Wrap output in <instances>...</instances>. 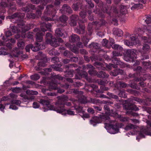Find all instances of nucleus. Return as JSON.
<instances>
[{
	"instance_id": "nucleus-38",
	"label": "nucleus",
	"mask_w": 151,
	"mask_h": 151,
	"mask_svg": "<svg viewBox=\"0 0 151 151\" xmlns=\"http://www.w3.org/2000/svg\"><path fill=\"white\" fill-rule=\"evenodd\" d=\"M82 41L84 44L86 45L89 41V40L86 37H83L82 39Z\"/></svg>"
},
{
	"instance_id": "nucleus-17",
	"label": "nucleus",
	"mask_w": 151,
	"mask_h": 151,
	"mask_svg": "<svg viewBox=\"0 0 151 151\" xmlns=\"http://www.w3.org/2000/svg\"><path fill=\"white\" fill-rule=\"evenodd\" d=\"M150 46L147 44H144L142 47V52L144 53H147L150 51Z\"/></svg>"
},
{
	"instance_id": "nucleus-49",
	"label": "nucleus",
	"mask_w": 151,
	"mask_h": 151,
	"mask_svg": "<svg viewBox=\"0 0 151 151\" xmlns=\"http://www.w3.org/2000/svg\"><path fill=\"white\" fill-rule=\"evenodd\" d=\"M86 14V12H81L80 13V15L81 17L83 18H84L85 17V15Z\"/></svg>"
},
{
	"instance_id": "nucleus-53",
	"label": "nucleus",
	"mask_w": 151,
	"mask_h": 151,
	"mask_svg": "<svg viewBox=\"0 0 151 151\" xmlns=\"http://www.w3.org/2000/svg\"><path fill=\"white\" fill-rule=\"evenodd\" d=\"M1 6L2 7H5L7 6V4L5 2H2L1 3Z\"/></svg>"
},
{
	"instance_id": "nucleus-28",
	"label": "nucleus",
	"mask_w": 151,
	"mask_h": 151,
	"mask_svg": "<svg viewBox=\"0 0 151 151\" xmlns=\"http://www.w3.org/2000/svg\"><path fill=\"white\" fill-rule=\"evenodd\" d=\"M1 45H6L7 47L10 48L12 47V44L10 43L3 42L0 40V46Z\"/></svg>"
},
{
	"instance_id": "nucleus-61",
	"label": "nucleus",
	"mask_w": 151,
	"mask_h": 151,
	"mask_svg": "<svg viewBox=\"0 0 151 151\" xmlns=\"http://www.w3.org/2000/svg\"><path fill=\"white\" fill-rule=\"evenodd\" d=\"M95 109L96 110L100 111L101 109V108L100 107L95 106L94 107Z\"/></svg>"
},
{
	"instance_id": "nucleus-26",
	"label": "nucleus",
	"mask_w": 151,
	"mask_h": 151,
	"mask_svg": "<svg viewBox=\"0 0 151 151\" xmlns=\"http://www.w3.org/2000/svg\"><path fill=\"white\" fill-rule=\"evenodd\" d=\"M127 10L126 6H122L121 7L120 12L121 14H124L127 12Z\"/></svg>"
},
{
	"instance_id": "nucleus-6",
	"label": "nucleus",
	"mask_w": 151,
	"mask_h": 151,
	"mask_svg": "<svg viewBox=\"0 0 151 151\" xmlns=\"http://www.w3.org/2000/svg\"><path fill=\"white\" fill-rule=\"evenodd\" d=\"M131 42L125 40L124 41V44L129 47L133 46L134 45L139 43V41L137 37H136L135 35H132L130 37Z\"/></svg>"
},
{
	"instance_id": "nucleus-59",
	"label": "nucleus",
	"mask_w": 151,
	"mask_h": 151,
	"mask_svg": "<svg viewBox=\"0 0 151 151\" xmlns=\"http://www.w3.org/2000/svg\"><path fill=\"white\" fill-rule=\"evenodd\" d=\"M55 1H56L55 3V5H58L60 4L61 0H55Z\"/></svg>"
},
{
	"instance_id": "nucleus-48",
	"label": "nucleus",
	"mask_w": 151,
	"mask_h": 151,
	"mask_svg": "<svg viewBox=\"0 0 151 151\" xmlns=\"http://www.w3.org/2000/svg\"><path fill=\"white\" fill-rule=\"evenodd\" d=\"M9 109H12L13 110H16L18 109V108L15 106L12 105L10 106Z\"/></svg>"
},
{
	"instance_id": "nucleus-60",
	"label": "nucleus",
	"mask_w": 151,
	"mask_h": 151,
	"mask_svg": "<svg viewBox=\"0 0 151 151\" xmlns=\"http://www.w3.org/2000/svg\"><path fill=\"white\" fill-rule=\"evenodd\" d=\"M130 120H131L134 123H137L139 122V121L138 120H136L135 119H130Z\"/></svg>"
},
{
	"instance_id": "nucleus-64",
	"label": "nucleus",
	"mask_w": 151,
	"mask_h": 151,
	"mask_svg": "<svg viewBox=\"0 0 151 151\" xmlns=\"http://www.w3.org/2000/svg\"><path fill=\"white\" fill-rule=\"evenodd\" d=\"M63 62L64 63L66 64L69 62L70 60L68 59H65L63 60Z\"/></svg>"
},
{
	"instance_id": "nucleus-13",
	"label": "nucleus",
	"mask_w": 151,
	"mask_h": 151,
	"mask_svg": "<svg viewBox=\"0 0 151 151\" xmlns=\"http://www.w3.org/2000/svg\"><path fill=\"white\" fill-rule=\"evenodd\" d=\"M63 109V110H63V111L61 113H59L61 114L62 115H65L66 114H68L69 115H74V112L72 111H71L70 110H68L67 111H66L65 109L64 108H62L61 109V108H58L57 109H59V110L60 111H61L62 110V109Z\"/></svg>"
},
{
	"instance_id": "nucleus-10",
	"label": "nucleus",
	"mask_w": 151,
	"mask_h": 151,
	"mask_svg": "<svg viewBox=\"0 0 151 151\" xmlns=\"http://www.w3.org/2000/svg\"><path fill=\"white\" fill-rule=\"evenodd\" d=\"M46 10H47V14L51 16L52 17L55 16L56 14V11L55 10L53 11V12H52V6L51 5L48 6L46 8Z\"/></svg>"
},
{
	"instance_id": "nucleus-58",
	"label": "nucleus",
	"mask_w": 151,
	"mask_h": 151,
	"mask_svg": "<svg viewBox=\"0 0 151 151\" xmlns=\"http://www.w3.org/2000/svg\"><path fill=\"white\" fill-rule=\"evenodd\" d=\"M32 1L34 4H38L40 1L39 0H31Z\"/></svg>"
},
{
	"instance_id": "nucleus-11",
	"label": "nucleus",
	"mask_w": 151,
	"mask_h": 151,
	"mask_svg": "<svg viewBox=\"0 0 151 151\" xmlns=\"http://www.w3.org/2000/svg\"><path fill=\"white\" fill-rule=\"evenodd\" d=\"M60 10H62V12L63 13L66 12L70 13L72 12V10L71 8L68 6L66 4H64L63 5L62 9Z\"/></svg>"
},
{
	"instance_id": "nucleus-16",
	"label": "nucleus",
	"mask_w": 151,
	"mask_h": 151,
	"mask_svg": "<svg viewBox=\"0 0 151 151\" xmlns=\"http://www.w3.org/2000/svg\"><path fill=\"white\" fill-rule=\"evenodd\" d=\"M80 39L75 34H73L69 38V41L71 42L78 41Z\"/></svg>"
},
{
	"instance_id": "nucleus-4",
	"label": "nucleus",
	"mask_w": 151,
	"mask_h": 151,
	"mask_svg": "<svg viewBox=\"0 0 151 151\" xmlns=\"http://www.w3.org/2000/svg\"><path fill=\"white\" fill-rule=\"evenodd\" d=\"M136 51L134 49L128 50L124 56V59L126 61L133 62L134 59L137 58Z\"/></svg>"
},
{
	"instance_id": "nucleus-29",
	"label": "nucleus",
	"mask_w": 151,
	"mask_h": 151,
	"mask_svg": "<svg viewBox=\"0 0 151 151\" xmlns=\"http://www.w3.org/2000/svg\"><path fill=\"white\" fill-rule=\"evenodd\" d=\"M30 78L32 80H37L40 78V76L39 75L35 74L31 76Z\"/></svg>"
},
{
	"instance_id": "nucleus-1",
	"label": "nucleus",
	"mask_w": 151,
	"mask_h": 151,
	"mask_svg": "<svg viewBox=\"0 0 151 151\" xmlns=\"http://www.w3.org/2000/svg\"><path fill=\"white\" fill-rule=\"evenodd\" d=\"M102 119L109 122L105 123V127L108 132L111 134H115L118 132L119 129L117 125H113V123L114 122L110 121V118L108 116L105 115L102 117L94 116L90 121V123L93 126H95L97 124L101 123Z\"/></svg>"
},
{
	"instance_id": "nucleus-47",
	"label": "nucleus",
	"mask_w": 151,
	"mask_h": 151,
	"mask_svg": "<svg viewBox=\"0 0 151 151\" xmlns=\"http://www.w3.org/2000/svg\"><path fill=\"white\" fill-rule=\"evenodd\" d=\"M119 96L121 97H125L124 92L122 91H121L120 92V93L119 94Z\"/></svg>"
},
{
	"instance_id": "nucleus-2",
	"label": "nucleus",
	"mask_w": 151,
	"mask_h": 151,
	"mask_svg": "<svg viewBox=\"0 0 151 151\" xmlns=\"http://www.w3.org/2000/svg\"><path fill=\"white\" fill-rule=\"evenodd\" d=\"M40 103L43 106V111L44 112L47 111L48 110H52L56 111L57 113H61L63 111V109L60 111L59 109L55 108L54 106L50 104L49 101L44 99H41L40 100Z\"/></svg>"
},
{
	"instance_id": "nucleus-33",
	"label": "nucleus",
	"mask_w": 151,
	"mask_h": 151,
	"mask_svg": "<svg viewBox=\"0 0 151 151\" xmlns=\"http://www.w3.org/2000/svg\"><path fill=\"white\" fill-rule=\"evenodd\" d=\"M60 19L62 22H64L68 19V18L65 15H63L60 17Z\"/></svg>"
},
{
	"instance_id": "nucleus-63",
	"label": "nucleus",
	"mask_w": 151,
	"mask_h": 151,
	"mask_svg": "<svg viewBox=\"0 0 151 151\" xmlns=\"http://www.w3.org/2000/svg\"><path fill=\"white\" fill-rule=\"evenodd\" d=\"M89 117V116L88 114H83V118H88Z\"/></svg>"
},
{
	"instance_id": "nucleus-44",
	"label": "nucleus",
	"mask_w": 151,
	"mask_h": 151,
	"mask_svg": "<svg viewBox=\"0 0 151 151\" xmlns=\"http://www.w3.org/2000/svg\"><path fill=\"white\" fill-rule=\"evenodd\" d=\"M32 47V45H27L26 47V50L27 52H29L30 49Z\"/></svg>"
},
{
	"instance_id": "nucleus-14",
	"label": "nucleus",
	"mask_w": 151,
	"mask_h": 151,
	"mask_svg": "<svg viewBox=\"0 0 151 151\" xmlns=\"http://www.w3.org/2000/svg\"><path fill=\"white\" fill-rule=\"evenodd\" d=\"M46 42L47 44H49L51 46L54 47H57L59 45L57 40L55 39L52 38L50 41H49L48 40H47Z\"/></svg>"
},
{
	"instance_id": "nucleus-34",
	"label": "nucleus",
	"mask_w": 151,
	"mask_h": 151,
	"mask_svg": "<svg viewBox=\"0 0 151 151\" xmlns=\"http://www.w3.org/2000/svg\"><path fill=\"white\" fill-rule=\"evenodd\" d=\"M50 88L52 89H57V84L53 83H51L50 84Z\"/></svg>"
},
{
	"instance_id": "nucleus-46",
	"label": "nucleus",
	"mask_w": 151,
	"mask_h": 151,
	"mask_svg": "<svg viewBox=\"0 0 151 151\" xmlns=\"http://www.w3.org/2000/svg\"><path fill=\"white\" fill-rule=\"evenodd\" d=\"M75 108L76 110L79 111H81L82 109V107L80 106H75Z\"/></svg>"
},
{
	"instance_id": "nucleus-31",
	"label": "nucleus",
	"mask_w": 151,
	"mask_h": 151,
	"mask_svg": "<svg viewBox=\"0 0 151 151\" xmlns=\"http://www.w3.org/2000/svg\"><path fill=\"white\" fill-rule=\"evenodd\" d=\"M55 33L58 36H61L63 35V33H62L61 30L59 29H58L56 30Z\"/></svg>"
},
{
	"instance_id": "nucleus-40",
	"label": "nucleus",
	"mask_w": 151,
	"mask_h": 151,
	"mask_svg": "<svg viewBox=\"0 0 151 151\" xmlns=\"http://www.w3.org/2000/svg\"><path fill=\"white\" fill-rule=\"evenodd\" d=\"M131 108V109L135 111H138L139 110V109L138 108V107L135 106V105H133L132 106H131V107L129 108H128L127 109Z\"/></svg>"
},
{
	"instance_id": "nucleus-42",
	"label": "nucleus",
	"mask_w": 151,
	"mask_h": 151,
	"mask_svg": "<svg viewBox=\"0 0 151 151\" xmlns=\"http://www.w3.org/2000/svg\"><path fill=\"white\" fill-rule=\"evenodd\" d=\"M120 120L122 122L129 121L130 120L127 117H121L120 118Z\"/></svg>"
},
{
	"instance_id": "nucleus-36",
	"label": "nucleus",
	"mask_w": 151,
	"mask_h": 151,
	"mask_svg": "<svg viewBox=\"0 0 151 151\" xmlns=\"http://www.w3.org/2000/svg\"><path fill=\"white\" fill-rule=\"evenodd\" d=\"M46 40H48L49 41H50V39H52V36L51 34L49 33H47L46 35Z\"/></svg>"
},
{
	"instance_id": "nucleus-5",
	"label": "nucleus",
	"mask_w": 151,
	"mask_h": 151,
	"mask_svg": "<svg viewBox=\"0 0 151 151\" xmlns=\"http://www.w3.org/2000/svg\"><path fill=\"white\" fill-rule=\"evenodd\" d=\"M23 27H20L19 29H18L17 27L15 26H13L12 27V31L13 32L15 33H18L19 32V31L20 30L21 28L22 29V33L21 32H19V34H17V35L15 36V37L16 39H18L20 37V35L22 34V38H24L25 37V36L24 34V31L25 30H27L28 29H26L25 28H24V26L23 25L22 26Z\"/></svg>"
},
{
	"instance_id": "nucleus-24",
	"label": "nucleus",
	"mask_w": 151,
	"mask_h": 151,
	"mask_svg": "<svg viewBox=\"0 0 151 151\" xmlns=\"http://www.w3.org/2000/svg\"><path fill=\"white\" fill-rule=\"evenodd\" d=\"M26 93L28 95H36L38 93L37 91H33L27 90L26 91Z\"/></svg>"
},
{
	"instance_id": "nucleus-37",
	"label": "nucleus",
	"mask_w": 151,
	"mask_h": 151,
	"mask_svg": "<svg viewBox=\"0 0 151 151\" xmlns=\"http://www.w3.org/2000/svg\"><path fill=\"white\" fill-rule=\"evenodd\" d=\"M40 106V105L38 103L35 102L33 104V107L35 109L39 108Z\"/></svg>"
},
{
	"instance_id": "nucleus-8",
	"label": "nucleus",
	"mask_w": 151,
	"mask_h": 151,
	"mask_svg": "<svg viewBox=\"0 0 151 151\" xmlns=\"http://www.w3.org/2000/svg\"><path fill=\"white\" fill-rule=\"evenodd\" d=\"M34 31L35 32H37L36 33V40L38 42H41L43 38L42 37L44 35L43 33L41 32L40 31L38 28H36L34 29Z\"/></svg>"
},
{
	"instance_id": "nucleus-19",
	"label": "nucleus",
	"mask_w": 151,
	"mask_h": 151,
	"mask_svg": "<svg viewBox=\"0 0 151 151\" xmlns=\"http://www.w3.org/2000/svg\"><path fill=\"white\" fill-rule=\"evenodd\" d=\"M36 46L33 47L32 46V47H31V49L34 52H36L40 49H42L44 48H42L40 45H39V44L37 43H36Z\"/></svg>"
},
{
	"instance_id": "nucleus-41",
	"label": "nucleus",
	"mask_w": 151,
	"mask_h": 151,
	"mask_svg": "<svg viewBox=\"0 0 151 151\" xmlns=\"http://www.w3.org/2000/svg\"><path fill=\"white\" fill-rule=\"evenodd\" d=\"M145 22L147 24H149L151 23V17H148L145 20Z\"/></svg>"
},
{
	"instance_id": "nucleus-45",
	"label": "nucleus",
	"mask_w": 151,
	"mask_h": 151,
	"mask_svg": "<svg viewBox=\"0 0 151 151\" xmlns=\"http://www.w3.org/2000/svg\"><path fill=\"white\" fill-rule=\"evenodd\" d=\"M143 65L145 66H149L150 65V63L149 62H144L142 63Z\"/></svg>"
},
{
	"instance_id": "nucleus-9",
	"label": "nucleus",
	"mask_w": 151,
	"mask_h": 151,
	"mask_svg": "<svg viewBox=\"0 0 151 151\" xmlns=\"http://www.w3.org/2000/svg\"><path fill=\"white\" fill-rule=\"evenodd\" d=\"M51 26V25L50 23H43L41 27V30L43 32L46 31L47 30L50 31Z\"/></svg>"
},
{
	"instance_id": "nucleus-52",
	"label": "nucleus",
	"mask_w": 151,
	"mask_h": 151,
	"mask_svg": "<svg viewBox=\"0 0 151 151\" xmlns=\"http://www.w3.org/2000/svg\"><path fill=\"white\" fill-rule=\"evenodd\" d=\"M8 54V53L4 50L0 51V55H6Z\"/></svg>"
},
{
	"instance_id": "nucleus-62",
	"label": "nucleus",
	"mask_w": 151,
	"mask_h": 151,
	"mask_svg": "<svg viewBox=\"0 0 151 151\" xmlns=\"http://www.w3.org/2000/svg\"><path fill=\"white\" fill-rule=\"evenodd\" d=\"M110 95L111 97L113 98L117 99L118 98V96H117L114 95L112 93H111Z\"/></svg>"
},
{
	"instance_id": "nucleus-43",
	"label": "nucleus",
	"mask_w": 151,
	"mask_h": 151,
	"mask_svg": "<svg viewBox=\"0 0 151 151\" xmlns=\"http://www.w3.org/2000/svg\"><path fill=\"white\" fill-rule=\"evenodd\" d=\"M12 35V33L10 31H8L5 33V35L6 37H9Z\"/></svg>"
},
{
	"instance_id": "nucleus-23",
	"label": "nucleus",
	"mask_w": 151,
	"mask_h": 151,
	"mask_svg": "<svg viewBox=\"0 0 151 151\" xmlns=\"http://www.w3.org/2000/svg\"><path fill=\"white\" fill-rule=\"evenodd\" d=\"M142 7V5L141 3L137 4H134V5L132 6L131 7V9L134 10L136 8H141Z\"/></svg>"
},
{
	"instance_id": "nucleus-7",
	"label": "nucleus",
	"mask_w": 151,
	"mask_h": 151,
	"mask_svg": "<svg viewBox=\"0 0 151 151\" xmlns=\"http://www.w3.org/2000/svg\"><path fill=\"white\" fill-rule=\"evenodd\" d=\"M68 100V98L67 96H64L61 97L56 103V105L58 106V107L56 108H61V109L62 108H64L63 106L65 104L68 106H70L71 105L70 103L68 102L65 103V101Z\"/></svg>"
},
{
	"instance_id": "nucleus-51",
	"label": "nucleus",
	"mask_w": 151,
	"mask_h": 151,
	"mask_svg": "<svg viewBox=\"0 0 151 151\" xmlns=\"http://www.w3.org/2000/svg\"><path fill=\"white\" fill-rule=\"evenodd\" d=\"M114 65L112 64H109V65H106V67L109 69H111L112 67H113Z\"/></svg>"
},
{
	"instance_id": "nucleus-50",
	"label": "nucleus",
	"mask_w": 151,
	"mask_h": 151,
	"mask_svg": "<svg viewBox=\"0 0 151 151\" xmlns=\"http://www.w3.org/2000/svg\"><path fill=\"white\" fill-rule=\"evenodd\" d=\"M107 42L108 41L107 40H106V39H103L102 41V45L104 46H106V45L107 44Z\"/></svg>"
},
{
	"instance_id": "nucleus-30",
	"label": "nucleus",
	"mask_w": 151,
	"mask_h": 151,
	"mask_svg": "<svg viewBox=\"0 0 151 151\" xmlns=\"http://www.w3.org/2000/svg\"><path fill=\"white\" fill-rule=\"evenodd\" d=\"M121 51L117 50L116 51H114L113 52V55L114 56H119L122 55V52Z\"/></svg>"
},
{
	"instance_id": "nucleus-57",
	"label": "nucleus",
	"mask_w": 151,
	"mask_h": 151,
	"mask_svg": "<svg viewBox=\"0 0 151 151\" xmlns=\"http://www.w3.org/2000/svg\"><path fill=\"white\" fill-rule=\"evenodd\" d=\"M88 72L91 75L93 74L94 73H95L94 70H93V69L89 70L88 71Z\"/></svg>"
},
{
	"instance_id": "nucleus-32",
	"label": "nucleus",
	"mask_w": 151,
	"mask_h": 151,
	"mask_svg": "<svg viewBox=\"0 0 151 151\" xmlns=\"http://www.w3.org/2000/svg\"><path fill=\"white\" fill-rule=\"evenodd\" d=\"M20 96L24 98L25 99H27V100H33L35 98V97L33 96H31L30 97H29L25 95H23L22 94H21Z\"/></svg>"
},
{
	"instance_id": "nucleus-18",
	"label": "nucleus",
	"mask_w": 151,
	"mask_h": 151,
	"mask_svg": "<svg viewBox=\"0 0 151 151\" xmlns=\"http://www.w3.org/2000/svg\"><path fill=\"white\" fill-rule=\"evenodd\" d=\"M113 34L118 37H121L123 34V31L120 29H114Z\"/></svg>"
},
{
	"instance_id": "nucleus-56",
	"label": "nucleus",
	"mask_w": 151,
	"mask_h": 151,
	"mask_svg": "<svg viewBox=\"0 0 151 151\" xmlns=\"http://www.w3.org/2000/svg\"><path fill=\"white\" fill-rule=\"evenodd\" d=\"M5 108V106L2 104H0V110L1 111L4 112L3 110Z\"/></svg>"
},
{
	"instance_id": "nucleus-21",
	"label": "nucleus",
	"mask_w": 151,
	"mask_h": 151,
	"mask_svg": "<svg viewBox=\"0 0 151 151\" xmlns=\"http://www.w3.org/2000/svg\"><path fill=\"white\" fill-rule=\"evenodd\" d=\"M97 76L99 77L104 78L105 77H108L109 75L106 74L105 73H104L103 71H101L99 72L98 74H97Z\"/></svg>"
},
{
	"instance_id": "nucleus-12",
	"label": "nucleus",
	"mask_w": 151,
	"mask_h": 151,
	"mask_svg": "<svg viewBox=\"0 0 151 151\" xmlns=\"http://www.w3.org/2000/svg\"><path fill=\"white\" fill-rule=\"evenodd\" d=\"M24 17V14H17V13H15L12 16H9L6 17V18H9V19H17V17H20V18H23Z\"/></svg>"
},
{
	"instance_id": "nucleus-15",
	"label": "nucleus",
	"mask_w": 151,
	"mask_h": 151,
	"mask_svg": "<svg viewBox=\"0 0 151 151\" xmlns=\"http://www.w3.org/2000/svg\"><path fill=\"white\" fill-rule=\"evenodd\" d=\"M17 97L16 95L13 93H11L9 94V96L3 97L2 98V100L4 101H6L10 100L11 99L16 98Z\"/></svg>"
},
{
	"instance_id": "nucleus-3",
	"label": "nucleus",
	"mask_w": 151,
	"mask_h": 151,
	"mask_svg": "<svg viewBox=\"0 0 151 151\" xmlns=\"http://www.w3.org/2000/svg\"><path fill=\"white\" fill-rule=\"evenodd\" d=\"M147 124L150 126V128H147V129H144L140 132H134V133L130 132L132 135H134L135 134L137 135V139L139 141L138 139L139 138H144L145 135L151 136V122L149 121L147 122Z\"/></svg>"
},
{
	"instance_id": "nucleus-20",
	"label": "nucleus",
	"mask_w": 151,
	"mask_h": 151,
	"mask_svg": "<svg viewBox=\"0 0 151 151\" xmlns=\"http://www.w3.org/2000/svg\"><path fill=\"white\" fill-rule=\"evenodd\" d=\"M137 126L131 124H129L127 125L125 128V129L126 130H129L132 129L136 128Z\"/></svg>"
},
{
	"instance_id": "nucleus-27",
	"label": "nucleus",
	"mask_w": 151,
	"mask_h": 151,
	"mask_svg": "<svg viewBox=\"0 0 151 151\" xmlns=\"http://www.w3.org/2000/svg\"><path fill=\"white\" fill-rule=\"evenodd\" d=\"M122 73L123 72V70H116L114 72H111L110 73L111 75H112L114 76H116L118 74V72Z\"/></svg>"
},
{
	"instance_id": "nucleus-55",
	"label": "nucleus",
	"mask_w": 151,
	"mask_h": 151,
	"mask_svg": "<svg viewBox=\"0 0 151 151\" xmlns=\"http://www.w3.org/2000/svg\"><path fill=\"white\" fill-rule=\"evenodd\" d=\"M73 8L74 9V10L75 11H76L78 9V6L76 4H73Z\"/></svg>"
},
{
	"instance_id": "nucleus-39",
	"label": "nucleus",
	"mask_w": 151,
	"mask_h": 151,
	"mask_svg": "<svg viewBox=\"0 0 151 151\" xmlns=\"http://www.w3.org/2000/svg\"><path fill=\"white\" fill-rule=\"evenodd\" d=\"M142 38L144 40L146 41L145 42H147L149 43H151V37H148L147 40V38L145 37H142Z\"/></svg>"
},
{
	"instance_id": "nucleus-22",
	"label": "nucleus",
	"mask_w": 151,
	"mask_h": 151,
	"mask_svg": "<svg viewBox=\"0 0 151 151\" xmlns=\"http://www.w3.org/2000/svg\"><path fill=\"white\" fill-rule=\"evenodd\" d=\"M113 48L116 50H117L122 51L123 50V48L120 45L117 44H115L112 46Z\"/></svg>"
},
{
	"instance_id": "nucleus-25",
	"label": "nucleus",
	"mask_w": 151,
	"mask_h": 151,
	"mask_svg": "<svg viewBox=\"0 0 151 151\" xmlns=\"http://www.w3.org/2000/svg\"><path fill=\"white\" fill-rule=\"evenodd\" d=\"M25 45L24 43L22 41H19L17 43L18 47L21 49H22Z\"/></svg>"
},
{
	"instance_id": "nucleus-54",
	"label": "nucleus",
	"mask_w": 151,
	"mask_h": 151,
	"mask_svg": "<svg viewBox=\"0 0 151 151\" xmlns=\"http://www.w3.org/2000/svg\"><path fill=\"white\" fill-rule=\"evenodd\" d=\"M88 111L89 112L92 114L94 113V110L93 109L91 108H89L87 109Z\"/></svg>"
},
{
	"instance_id": "nucleus-35",
	"label": "nucleus",
	"mask_w": 151,
	"mask_h": 151,
	"mask_svg": "<svg viewBox=\"0 0 151 151\" xmlns=\"http://www.w3.org/2000/svg\"><path fill=\"white\" fill-rule=\"evenodd\" d=\"M11 103L12 104H14L19 106L21 103V102L19 100H15L12 101Z\"/></svg>"
}]
</instances>
